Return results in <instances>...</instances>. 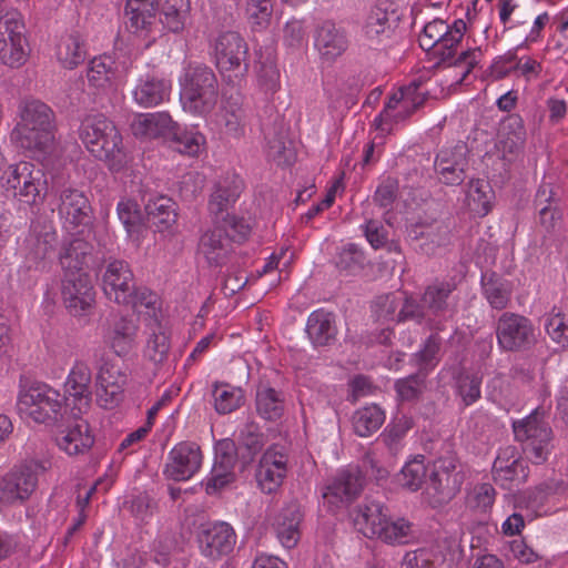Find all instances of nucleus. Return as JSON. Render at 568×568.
Instances as JSON below:
<instances>
[{
    "instance_id": "4be33fe9",
    "label": "nucleus",
    "mask_w": 568,
    "mask_h": 568,
    "mask_svg": "<svg viewBox=\"0 0 568 568\" xmlns=\"http://www.w3.org/2000/svg\"><path fill=\"white\" fill-rule=\"evenodd\" d=\"M449 231L442 222L415 223L407 227V237L415 244V248L427 255L435 253L436 248L448 241Z\"/></svg>"
},
{
    "instance_id": "49530a36",
    "label": "nucleus",
    "mask_w": 568,
    "mask_h": 568,
    "mask_svg": "<svg viewBox=\"0 0 568 568\" xmlns=\"http://www.w3.org/2000/svg\"><path fill=\"white\" fill-rule=\"evenodd\" d=\"M427 473L428 467L425 464V457L419 455L405 464L398 475V481L402 487L410 491H417L425 483Z\"/></svg>"
},
{
    "instance_id": "3c124183",
    "label": "nucleus",
    "mask_w": 568,
    "mask_h": 568,
    "mask_svg": "<svg viewBox=\"0 0 568 568\" xmlns=\"http://www.w3.org/2000/svg\"><path fill=\"white\" fill-rule=\"evenodd\" d=\"M58 60L67 69H73L85 60V50L78 36H68L58 45Z\"/></svg>"
},
{
    "instance_id": "4468645a",
    "label": "nucleus",
    "mask_w": 568,
    "mask_h": 568,
    "mask_svg": "<svg viewBox=\"0 0 568 568\" xmlns=\"http://www.w3.org/2000/svg\"><path fill=\"white\" fill-rule=\"evenodd\" d=\"M34 464H24L14 467L6 476L0 478V503L12 505L24 501L34 491L38 485V476Z\"/></svg>"
},
{
    "instance_id": "338daca9",
    "label": "nucleus",
    "mask_w": 568,
    "mask_h": 568,
    "mask_svg": "<svg viewBox=\"0 0 568 568\" xmlns=\"http://www.w3.org/2000/svg\"><path fill=\"white\" fill-rule=\"evenodd\" d=\"M364 253L356 245L349 244L338 254L336 266L342 271L355 274L364 267Z\"/></svg>"
},
{
    "instance_id": "09e8293b",
    "label": "nucleus",
    "mask_w": 568,
    "mask_h": 568,
    "mask_svg": "<svg viewBox=\"0 0 568 568\" xmlns=\"http://www.w3.org/2000/svg\"><path fill=\"white\" fill-rule=\"evenodd\" d=\"M169 140L173 150L190 156L199 155L205 143V138L200 132L180 131L178 125L173 129Z\"/></svg>"
},
{
    "instance_id": "7c9ffc66",
    "label": "nucleus",
    "mask_w": 568,
    "mask_h": 568,
    "mask_svg": "<svg viewBox=\"0 0 568 568\" xmlns=\"http://www.w3.org/2000/svg\"><path fill=\"white\" fill-rule=\"evenodd\" d=\"M64 399L68 398L50 387L41 405L33 409L29 417L36 423L62 427L63 420L69 415L63 406Z\"/></svg>"
},
{
    "instance_id": "f257e3e1",
    "label": "nucleus",
    "mask_w": 568,
    "mask_h": 568,
    "mask_svg": "<svg viewBox=\"0 0 568 568\" xmlns=\"http://www.w3.org/2000/svg\"><path fill=\"white\" fill-rule=\"evenodd\" d=\"M54 112L44 102L26 99L19 104V121L11 140L31 152H48L54 141Z\"/></svg>"
},
{
    "instance_id": "774afa93",
    "label": "nucleus",
    "mask_w": 568,
    "mask_h": 568,
    "mask_svg": "<svg viewBox=\"0 0 568 568\" xmlns=\"http://www.w3.org/2000/svg\"><path fill=\"white\" fill-rule=\"evenodd\" d=\"M399 193L398 181L394 178L384 179L377 186L373 201L383 209H390Z\"/></svg>"
},
{
    "instance_id": "a211bd4d",
    "label": "nucleus",
    "mask_w": 568,
    "mask_h": 568,
    "mask_svg": "<svg viewBox=\"0 0 568 568\" xmlns=\"http://www.w3.org/2000/svg\"><path fill=\"white\" fill-rule=\"evenodd\" d=\"M287 473V457L277 445L270 446L262 455L256 469L260 488L267 494L276 491Z\"/></svg>"
},
{
    "instance_id": "e433bc0d",
    "label": "nucleus",
    "mask_w": 568,
    "mask_h": 568,
    "mask_svg": "<svg viewBox=\"0 0 568 568\" xmlns=\"http://www.w3.org/2000/svg\"><path fill=\"white\" fill-rule=\"evenodd\" d=\"M255 402L258 415L266 420L280 419L285 409L283 394L265 385L257 387Z\"/></svg>"
},
{
    "instance_id": "f8f14e48",
    "label": "nucleus",
    "mask_w": 568,
    "mask_h": 568,
    "mask_svg": "<svg viewBox=\"0 0 568 568\" xmlns=\"http://www.w3.org/2000/svg\"><path fill=\"white\" fill-rule=\"evenodd\" d=\"M61 295L64 306L74 316L84 315L94 304V288L90 276L84 272H73L63 275Z\"/></svg>"
},
{
    "instance_id": "bb28decb",
    "label": "nucleus",
    "mask_w": 568,
    "mask_h": 568,
    "mask_svg": "<svg viewBox=\"0 0 568 568\" xmlns=\"http://www.w3.org/2000/svg\"><path fill=\"white\" fill-rule=\"evenodd\" d=\"M158 0H126V29L133 33L150 32L156 24Z\"/></svg>"
},
{
    "instance_id": "a18cd8bd",
    "label": "nucleus",
    "mask_w": 568,
    "mask_h": 568,
    "mask_svg": "<svg viewBox=\"0 0 568 568\" xmlns=\"http://www.w3.org/2000/svg\"><path fill=\"white\" fill-rule=\"evenodd\" d=\"M414 538L412 524L404 519L397 518L393 520L387 518L383 525V530L376 539L388 545H406Z\"/></svg>"
},
{
    "instance_id": "ea45409f",
    "label": "nucleus",
    "mask_w": 568,
    "mask_h": 568,
    "mask_svg": "<svg viewBox=\"0 0 568 568\" xmlns=\"http://www.w3.org/2000/svg\"><path fill=\"white\" fill-rule=\"evenodd\" d=\"M162 24L172 32L184 29L191 14L190 0H165L162 4Z\"/></svg>"
},
{
    "instance_id": "f3484780",
    "label": "nucleus",
    "mask_w": 568,
    "mask_h": 568,
    "mask_svg": "<svg viewBox=\"0 0 568 568\" xmlns=\"http://www.w3.org/2000/svg\"><path fill=\"white\" fill-rule=\"evenodd\" d=\"M197 541L205 557L219 559L233 551L236 535L234 529L226 523L202 525L197 534Z\"/></svg>"
},
{
    "instance_id": "69168bd1",
    "label": "nucleus",
    "mask_w": 568,
    "mask_h": 568,
    "mask_svg": "<svg viewBox=\"0 0 568 568\" xmlns=\"http://www.w3.org/2000/svg\"><path fill=\"white\" fill-rule=\"evenodd\" d=\"M26 27L21 16L17 11L7 12L3 17L0 18V34L7 41L27 39Z\"/></svg>"
},
{
    "instance_id": "c9c22d12",
    "label": "nucleus",
    "mask_w": 568,
    "mask_h": 568,
    "mask_svg": "<svg viewBox=\"0 0 568 568\" xmlns=\"http://www.w3.org/2000/svg\"><path fill=\"white\" fill-rule=\"evenodd\" d=\"M169 81L148 77L141 80L133 91L136 103L144 108H151L163 102L170 94Z\"/></svg>"
},
{
    "instance_id": "37998d69",
    "label": "nucleus",
    "mask_w": 568,
    "mask_h": 568,
    "mask_svg": "<svg viewBox=\"0 0 568 568\" xmlns=\"http://www.w3.org/2000/svg\"><path fill=\"white\" fill-rule=\"evenodd\" d=\"M138 326L133 318L121 317L113 326L111 347L116 355H125L133 347Z\"/></svg>"
},
{
    "instance_id": "052dcab7",
    "label": "nucleus",
    "mask_w": 568,
    "mask_h": 568,
    "mask_svg": "<svg viewBox=\"0 0 568 568\" xmlns=\"http://www.w3.org/2000/svg\"><path fill=\"white\" fill-rule=\"evenodd\" d=\"M170 348V339L164 332L153 333L148 339L144 354L154 365H161L168 359Z\"/></svg>"
},
{
    "instance_id": "20e7f679",
    "label": "nucleus",
    "mask_w": 568,
    "mask_h": 568,
    "mask_svg": "<svg viewBox=\"0 0 568 568\" xmlns=\"http://www.w3.org/2000/svg\"><path fill=\"white\" fill-rule=\"evenodd\" d=\"M375 476L376 479H384L388 473L378 466L372 454H366L362 459V468L352 467L342 470L325 487L323 498L331 505L349 504L359 496L364 488L365 475Z\"/></svg>"
},
{
    "instance_id": "2eb2a0df",
    "label": "nucleus",
    "mask_w": 568,
    "mask_h": 568,
    "mask_svg": "<svg viewBox=\"0 0 568 568\" xmlns=\"http://www.w3.org/2000/svg\"><path fill=\"white\" fill-rule=\"evenodd\" d=\"M468 146L464 142L440 150L434 162L438 180L446 185L463 183L468 168Z\"/></svg>"
},
{
    "instance_id": "0e129e2a",
    "label": "nucleus",
    "mask_w": 568,
    "mask_h": 568,
    "mask_svg": "<svg viewBox=\"0 0 568 568\" xmlns=\"http://www.w3.org/2000/svg\"><path fill=\"white\" fill-rule=\"evenodd\" d=\"M246 13L253 26L266 28L273 13L272 0H248Z\"/></svg>"
},
{
    "instance_id": "393cba45",
    "label": "nucleus",
    "mask_w": 568,
    "mask_h": 568,
    "mask_svg": "<svg viewBox=\"0 0 568 568\" xmlns=\"http://www.w3.org/2000/svg\"><path fill=\"white\" fill-rule=\"evenodd\" d=\"M304 514L296 501L287 504L275 518L274 528L281 544L287 548H294L301 538V524Z\"/></svg>"
},
{
    "instance_id": "aec40b11",
    "label": "nucleus",
    "mask_w": 568,
    "mask_h": 568,
    "mask_svg": "<svg viewBox=\"0 0 568 568\" xmlns=\"http://www.w3.org/2000/svg\"><path fill=\"white\" fill-rule=\"evenodd\" d=\"M58 212L73 226H88L92 222V207L82 191L68 187L59 194Z\"/></svg>"
},
{
    "instance_id": "58836bf2",
    "label": "nucleus",
    "mask_w": 568,
    "mask_h": 568,
    "mask_svg": "<svg viewBox=\"0 0 568 568\" xmlns=\"http://www.w3.org/2000/svg\"><path fill=\"white\" fill-rule=\"evenodd\" d=\"M212 396L214 398L215 410L222 415L239 409L245 400L244 392L241 387L225 383H215Z\"/></svg>"
},
{
    "instance_id": "a878e982",
    "label": "nucleus",
    "mask_w": 568,
    "mask_h": 568,
    "mask_svg": "<svg viewBox=\"0 0 568 568\" xmlns=\"http://www.w3.org/2000/svg\"><path fill=\"white\" fill-rule=\"evenodd\" d=\"M175 126L176 123L166 112L139 114L131 123L132 133L136 138L145 139H156L160 136L169 139Z\"/></svg>"
},
{
    "instance_id": "ddd939ff",
    "label": "nucleus",
    "mask_w": 568,
    "mask_h": 568,
    "mask_svg": "<svg viewBox=\"0 0 568 568\" xmlns=\"http://www.w3.org/2000/svg\"><path fill=\"white\" fill-rule=\"evenodd\" d=\"M214 229L205 232L199 243V251L204 255L211 266L223 265L233 250V243H242L246 239H237L232 235L237 227L213 223Z\"/></svg>"
},
{
    "instance_id": "423d86ee",
    "label": "nucleus",
    "mask_w": 568,
    "mask_h": 568,
    "mask_svg": "<svg viewBox=\"0 0 568 568\" xmlns=\"http://www.w3.org/2000/svg\"><path fill=\"white\" fill-rule=\"evenodd\" d=\"M515 439L521 444L527 458L536 465L548 459L552 450L554 434L544 415L535 409L524 419L513 424Z\"/></svg>"
},
{
    "instance_id": "a19ab883",
    "label": "nucleus",
    "mask_w": 568,
    "mask_h": 568,
    "mask_svg": "<svg viewBox=\"0 0 568 568\" xmlns=\"http://www.w3.org/2000/svg\"><path fill=\"white\" fill-rule=\"evenodd\" d=\"M239 444L240 448L246 453H243L242 457L247 462H253L267 444V436L261 432L255 422L250 420L240 430Z\"/></svg>"
},
{
    "instance_id": "e2e57ef3",
    "label": "nucleus",
    "mask_w": 568,
    "mask_h": 568,
    "mask_svg": "<svg viewBox=\"0 0 568 568\" xmlns=\"http://www.w3.org/2000/svg\"><path fill=\"white\" fill-rule=\"evenodd\" d=\"M114 71L111 68L109 58H94L88 69V80L95 88H104L111 82Z\"/></svg>"
},
{
    "instance_id": "b1692460",
    "label": "nucleus",
    "mask_w": 568,
    "mask_h": 568,
    "mask_svg": "<svg viewBox=\"0 0 568 568\" xmlns=\"http://www.w3.org/2000/svg\"><path fill=\"white\" fill-rule=\"evenodd\" d=\"M237 463V446L231 438H224L215 445V463L209 487L222 488L233 479L232 469Z\"/></svg>"
},
{
    "instance_id": "2f4dec72",
    "label": "nucleus",
    "mask_w": 568,
    "mask_h": 568,
    "mask_svg": "<svg viewBox=\"0 0 568 568\" xmlns=\"http://www.w3.org/2000/svg\"><path fill=\"white\" fill-rule=\"evenodd\" d=\"M515 452V447H507L497 456L493 465L495 480L504 483L527 479V465L516 456Z\"/></svg>"
},
{
    "instance_id": "864d4df0",
    "label": "nucleus",
    "mask_w": 568,
    "mask_h": 568,
    "mask_svg": "<svg viewBox=\"0 0 568 568\" xmlns=\"http://www.w3.org/2000/svg\"><path fill=\"white\" fill-rule=\"evenodd\" d=\"M503 134L506 136L501 142L504 149L510 153L517 152L526 141V130L523 119L519 115H510L503 124Z\"/></svg>"
},
{
    "instance_id": "cd10ccee",
    "label": "nucleus",
    "mask_w": 568,
    "mask_h": 568,
    "mask_svg": "<svg viewBox=\"0 0 568 568\" xmlns=\"http://www.w3.org/2000/svg\"><path fill=\"white\" fill-rule=\"evenodd\" d=\"M389 516L387 508L378 501H368L358 506L354 515V526L367 538H377Z\"/></svg>"
},
{
    "instance_id": "412c9836",
    "label": "nucleus",
    "mask_w": 568,
    "mask_h": 568,
    "mask_svg": "<svg viewBox=\"0 0 568 568\" xmlns=\"http://www.w3.org/2000/svg\"><path fill=\"white\" fill-rule=\"evenodd\" d=\"M448 24L442 19H435L428 22L418 38L419 47L427 52L429 57L438 59L436 67L442 62L452 59V50L448 39Z\"/></svg>"
},
{
    "instance_id": "c85d7f7f",
    "label": "nucleus",
    "mask_w": 568,
    "mask_h": 568,
    "mask_svg": "<svg viewBox=\"0 0 568 568\" xmlns=\"http://www.w3.org/2000/svg\"><path fill=\"white\" fill-rule=\"evenodd\" d=\"M306 334L316 347L332 345L337 336L335 315L324 310L312 312L307 318Z\"/></svg>"
},
{
    "instance_id": "473e14b6",
    "label": "nucleus",
    "mask_w": 568,
    "mask_h": 568,
    "mask_svg": "<svg viewBox=\"0 0 568 568\" xmlns=\"http://www.w3.org/2000/svg\"><path fill=\"white\" fill-rule=\"evenodd\" d=\"M91 252L92 245L80 237L63 243L59 253V261L64 274L83 272Z\"/></svg>"
},
{
    "instance_id": "8fccbe9b",
    "label": "nucleus",
    "mask_w": 568,
    "mask_h": 568,
    "mask_svg": "<svg viewBox=\"0 0 568 568\" xmlns=\"http://www.w3.org/2000/svg\"><path fill=\"white\" fill-rule=\"evenodd\" d=\"M493 190L485 180H471L467 190V201L471 211L486 215L490 211Z\"/></svg>"
},
{
    "instance_id": "79ce46f5",
    "label": "nucleus",
    "mask_w": 568,
    "mask_h": 568,
    "mask_svg": "<svg viewBox=\"0 0 568 568\" xmlns=\"http://www.w3.org/2000/svg\"><path fill=\"white\" fill-rule=\"evenodd\" d=\"M389 7L388 0H377L372 8L363 27L367 40L374 41L389 29Z\"/></svg>"
},
{
    "instance_id": "1a4fd4ad",
    "label": "nucleus",
    "mask_w": 568,
    "mask_h": 568,
    "mask_svg": "<svg viewBox=\"0 0 568 568\" xmlns=\"http://www.w3.org/2000/svg\"><path fill=\"white\" fill-rule=\"evenodd\" d=\"M499 348L509 353H524L537 344L536 328L530 318L514 312H504L495 325Z\"/></svg>"
},
{
    "instance_id": "603ef678",
    "label": "nucleus",
    "mask_w": 568,
    "mask_h": 568,
    "mask_svg": "<svg viewBox=\"0 0 568 568\" xmlns=\"http://www.w3.org/2000/svg\"><path fill=\"white\" fill-rule=\"evenodd\" d=\"M149 219L161 231L169 229L176 222L174 203L166 197H160L149 202L145 206Z\"/></svg>"
},
{
    "instance_id": "9d476101",
    "label": "nucleus",
    "mask_w": 568,
    "mask_h": 568,
    "mask_svg": "<svg viewBox=\"0 0 568 568\" xmlns=\"http://www.w3.org/2000/svg\"><path fill=\"white\" fill-rule=\"evenodd\" d=\"M7 191L28 204H36L47 192V179L42 169L30 162L10 165L1 176Z\"/></svg>"
},
{
    "instance_id": "5fc2aeb1",
    "label": "nucleus",
    "mask_w": 568,
    "mask_h": 568,
    "mask_svg": "<svg viewBox=\"0 0 568 568\" xmlns=\"http://www.w3.org/2000/svg\"><path fill=\"white\" fill-rule=\"evenodd\" d=\"M50 386L47 384H32L27 388H22L18 396L17 408L21 415L27 417L32 414L33 409L41 405L44 396L49 392Z\"/></svg>"
},
{
    "instance_id": "de8ad7c7",
    "label": "nucleus",
    "mask_w": 568,
    "mask_h": 568,
    "mask_svg": "<svg viewBox=\"0 0 568 568\" xmlns=\"http://www.w3.org/2000/svg\"><path fill=\"white\" fill-rule=\"evenodd\" d=\"M31 254L34 260H43L54 251L58 244V234L50 225L40 229L34 226L30 235Z\"/></svg>"
},
{
    "instance_id": "c03bdc74",
    "label": "nucleus",
    "mask_w": 568,
    "mask_h": 568,
    "mask_svg": "<svg viewBox=\"0 0 568 568\" xmlns=\"http://www.w3.org/2000/svg\"><path fill=\"white\" fill-rule=\"evenodd\" d=\"M456 290V284L450 281L435 282L428 285L423 294V303L434 314H440L448 310V297Z\"/></svg>"
},
{
    "instance_id": "6ab92c4d",
    "label": "nucleus",
    "mask_w": 568,
    "mask_h": 568,
    "mask_svg": "<svg viewBox=\"0 0 568 568\" xmlns=\"http://www.w3.org/2000/svg\"><path fill=\"white\" fill-rule=\"evenodd\" d=\"M201 463L200 446L195 443L182 442L170 452L164 473L173 480H187L199 470Z\"/></svg>"
},
{
    "instance_id": "7ed1b4c3",
    "label": "nucleus",
    "mask_w": 568,
    "mask_h": 568,
    "mask_svg": "<svg viewBox=\"0 0 568 568\" xmlns=\"http://www.w3.org/2000/svg\"><path fill=\"white\" fill-rule=\"evenodd\" d=\"M219 83L213 70L206 65H191L181 82V102L184 110L204 115L216 105Z\"/></svg>"
},
{
    "instance_id": "5701e85b",
    "label": "nucleus",
    "mask_w": 568,
    "mask_h": 568,
    "mask_svg": "<svg viewBox=\"0 0 568 568\" xmlns=\"http://www.w3.org/2000/svg\"><path fill=\"white\" fill-rule=\"evenodd\" d=\"M315 47L327 60L339 57L348 47L346 32L332 20L321 22L315 29Z\"/></svg>"
},
{
    "instance_id": "9b49d317",
    "label": "nucleus",
    "mask_w": 568,
    "mask_h": 568,
    "mask_svg": "<svg viewBox=\"0 0 568 568\" xmlns=\"http://www.w3.org/2000/svg\"><path fill=\"white\" fill-rule=\"evenodd\" d=\"M216 65L222 71H234L243 77L248 70V48L245 40L235 31L221 33L214 42Z\"/></svg>"
},
{
    "instance_id": "dca6fc26",
    "label": "nucleus",
    "mask_w": 568,
    "mask_h": 568,
    "mask_svg": "<svg viewBox=\"0 0 568 568\" xmlns=\"http://www.w3.org/2000/svg\"><path fill=\"white\" fill-rule=\"evenodd\" d=\"M80 413L68 415L62 423L61 430L55 436L59 448L70 456L87 453L94 444L88 422L79 417Z\"/></svg>"
},
{
    "instance_id": "c756f323",
    "label": "nucleus",
    "mask_w": 568,
    "mask_h": 568,
    "mask_svg": "<svg viewBox=\"0 0 568 568\" xmlns=\"http://www.w3.org/2000/svg\"><path fill=\"white\" fill-rule=\"evenodd\" d=\"M91 371L83 364L78 363L70 372L65 382V393L73 398V409L82 413L87 409L91 400Z\"/></svg>"
},
{
    "instance_id": "f03ea898",
    "label": "nucleus",
    "mask_w": 568,
    "mask_h": 568,
    "mask_svg": "<svg viewBox=\"0 0 568 568\" xmlns=\"http://www.w3.org/2000/svg\"><path fill=\"white\" fill-rule=\"evenodd\" d=\"M80 138L89 152L111 170L119 171L125 163L122 136L113 122L103 115L88 116L81 124Z\"/></svg>"
},
{
    "instance_id": "72a5a7b5",
    "label": "nucleus",
    "mask_w": 568,
    "mask_h": 568,
    "mask_svg": "<svg viewBox=\"0 0 568 568\" xmlns=\"http://www.w3.org/2000/svg\"><path fill=\"white\" fill-rule=\"evenodd\" d=\"M483 293L489 305L497 311L507 308L511 300V287L507 280L495 272L481 275Z\"/></svg>"
},
{
    "instance_id": "0eeeda50",
    "label": "nucleus",
    "mask_w": 568,
    "mask_h": 568,
    "mask_svg": "<svg viewBox=\"0 0 568 568\" xmlns=\"http://www.w3.org/2000/svg\"><path fill=\"white\" fill-rule=\"evenodd\" d=\"M243 190V181L235 174L220 179L213 186L209 200V212L213 223L222 225H235L237 232L232 233L237 239H247L251 227L243 219L231 215L229 210L240 197Z\"/></svg>"
},
{
    "instance_id": "680f3d73",
    "label": "nucleus",
    "mask_w": 568,
    "mask_h": 568,
    "mask_svg": "<svg viewBox=\"0 0 568 568\" xmlns=\"http://www.w3.org/2000/svg\"><path fill=\"white\" fill-rule=\"evenodd\" d=\"M562 190L559 184L556 183L555 176L547 175L544 178L539 185L536 196L535 205L538 210L551 205H557L561 199Z\"/></svg>"
},
{
    "instance_id": "39448f33",
    "label": "nucleus",
    "mask_w": 568,
    "mask_h": 568,
    "mask_svg": "<svg viewBox=\"0 0 568 568\" xmlns=\"http://www.w3.org/2000/svg\"><path fill=\"white\" fill-rule=\"evenodd\" d=\"M464 479V473L455 457L436 459L423 493L425 503L432 508L447 505L460 490Z\"/></svg>"
},
{
    "instance_id": "4c0bfd02",
    "label": "nucleus",
    "mask_w": 568,
    "mask_h": 568,
    "mask_svg": "<svg viewBox=\"0 0 568 568\" xmlns=\"http://www.w3.org/2000/svg\"><path fill=\"white\" fill-rule=\"evenodd\" d=\"M385 422L384 410L376 404L357 409L352 416L354 432L361 437L376 433Z\"/></svg>"
},
{
    "instance_id": "13d9d810",
    "label": "nucleus",
    "mask_w": 568,
    "mask_h": 568,
    "mask_svg": "<svg viewBox=\"0 0 568 568\" xmlns=\"http://www.w3.org/2000/svg\"><path fill=\"white\" fill-rule=\"evenodd\" d=\"M440 346L442 338L438 334H432L427 337L423 348L414 355L419 372L426 373L427 375L428 372L437 365Z\"/></svg>"
},
{
    "instance_id": "6e6552de",
    "label": "nucleus",
    "mask_w": 568,
    "mask_h": 568,
    "mask_svg": "<svg viewBox=\"0 0 568 568\" xmlns=\"http://www.w3.org/2000/svg\"><path fill=\"white\" fill-rule=\"evenodd\" d=\"M105 295L118 304L135 306H150L153 304V295L143 292L139 295L133 282V273L126 262L121 260L110 261L102 276Z\"/></svg>"
},
{
    "instance_id": "bf43d9fd",
    "label": "nucleus",
    "mask_w": 568,
    "mask_h": 568,
    "mask_svg": "<svg viewBox=\"0 0 568 568\" xmlns=\"http://www.w3.org/2000/svg\"><path fill=\"white\" fill-rule=\"evenodd\" d=\"M426 373L417 372L395 383V389L400 400L412 402L419 398L425 389Z\"/></svg>"
},
{
    "instance_id": "4d7b16f0",
    "label": "nucleus",
    "mask_w": 568,
    "mask_h": 568,
    "mask_svg": "<svg viewBox=\"0 0 568 568\" xmlns=\"http://www.w3.org/2000/svg\"><path fill=\"white\" fill-rule=\"evenodd\" d=\"M2 47L0 48V59L2 63L18 68L22 65L28 58L29 44L27 39L19 38L18 40L7 41V39L0 40Z\"/></svg>"
},
{
    "instance_id": "f704fd0d",
    "label": "nucleus",
    "mask_w": 568,
    "mask_h": 568,
    "mask_svg": "<svg viewBox=\"0 0 568 568\" xmlns=\"http://www.w3.org/2000/svg\"><path fill=\"white\" fill-rule=\"evenodd\" d=\"M267 158L277 165H290L294 160V150L286 131L281 128H272L265 132Z\"/></svg>"
},
{
    "instance_id": "6e6d98bb",
    "label": "nucleus",
    "mask_w": 568,
    "mask_h": 568,
    "mask_svg": "<svg viewBox=\"0 0 568 568\" xmlns=\"http://www.w3.org/2000/svg\"><path fill=\"white\" fill-rule=\"evenodd\" d=\"M420 87L419 81H413L407 87H404L399 90L398 93H394L387 101L383 112L375 119L376 125L378 129L384 130L383 124L390 121L394 116L393 111L397 106H402V104L408 103V100L416 94Z\"/></svg>"
}]
</instances>
